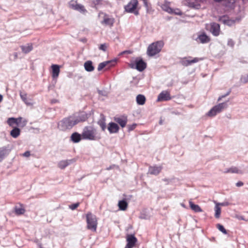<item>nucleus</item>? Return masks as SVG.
I'll return each mask as SVG.
<instances>
[{
  "label": "nucleus",
  "instance_id": "obj_1",
  "mask_svg": "<svg viewBox=\"0 0 248 248\" xmlns=\"http://www.w3.org/2000/svg\"><path fill=\"white\" fill-rule=\"evenodd\" d=\"M82 134L84 140H98L101 139L96 129L92 126L84 127Z\"/></svg>",
  "mask_w": 248,
  "mask_h": 248
},
{
  "label": "nucleus",
  "instance_id": "obj_2",
  "mask_svg": "<svg viewBox=\"0 0 248 248\" xmlns=\"http://www.w3.org/2000/svg\"><path fill=\"white\" fill-rule=\"evenodd\" d=\"M76 125V120L73 115L63 118L58 124V127L60 130L65 131L71 129Z\"/></svg>",
  "mask_w": 248,
  "mask_h": 248
},
{
  "label": "nucleus",
  "instance_id": "obj_3",
  "mask_svg": "<svg viewBox=\"0 0 248 248\" xmlns=\"http://www.w3.org/2000/svg\"><path fill=\"white\" fill-rule=\"evenodd\" d=\"M164 43L162 41H157L150 45L148 48L147 53L149 56H154L160 52Z\"/></svg>",
  "mask_w": 248,
  "mask_h": 248
},
{
  "label": "nucleus",
  "instance_id": "obj_4",
  "mask_svg": "<svg viewBox=\"0 0 248 248\" xmlns=\"http://www.w3.org/2000/svg\"><path fill=\"white\" fill-rule=\"evenodd\" d=\"M87 228L93 232H96L97 226V220L96 216L89 212L86 215Z\"/></svg>",
  "mask_w": 248,
  "mask_h": 248
},
{
  "label": "nucleus",
  "instance_id": "obj_5",
  "mask_svg": "<svg viewBox=\"0 0 248 248\" xmlns=\"http://www.w3.org/2000/svg\"><path fill=\"white\" fill-rule=\"evenodd\" d=\"M129 65L131 68L136 69L140 72H142L146 69L147 63L141 58L137 57L134 61L131 62Z\"/></svg>",
  "mask_w": 248,
  "mask_h": 248
},
{
  "label": "nucleus",
  "instance_id": "obj_6",
  "mask_svg": "<svg viewBox=\"0 0 248 248\" xmlns=\"http://www.w3.org/2000/svg\"><path fill=\"white\" fill-rule=\"evenodd\" d=\"M227 107V102L219 103L213 107L207 113V115L209 117H214L217 114L221 112L222 110Z\"/></svg>",
  "mask_w": 248,
  "mask_h": 248
},
{
  "label": "nucleus",
  "instance_id": "obj_7",
  "mask_svg": "<svg viewBox=\"0 0 248 248\" xmlns=\"http://www.w3.org/2000/svg\"><path fill=\"white\" fill-rule=\"evenodd\" d=\"M227 107V102L219 103L213 107L207 113V115L209 117H214L217 114L221 112L222 110Z\"/></svg>",
  "mask_w": 248,
  "mask_h": 248
},
{
  "label": "nucleus",
  "instance_id": "obj_8",
  "mask_svg": "<svg viewBox=\"0 0 248 248\" xmlns=\"http://www.w3.org/2000/svg\"><path fill=\"white\" fill-rule=\"evenodd\" d=\"M138 4V0H131V1L124 6L125 11L127 13H133V12L136 9Z\"/></svg>",
  "mask_w": 248,
  "mask_h": 248
},
{
  "label": "nucleus",
  "instance_id": "obj_9",
  "mask_svg": "<svg viewBox=\"0 0 248 248\" xmlns=\"http://www.w3.org/2000/svg\"><path fill=\"white\" fill-rule=\"evenodd\" d=\"M69 5L71 8L80 12L81 13L85 14L87 10L85 9L84 6L80 4H77L74 0H71L69 2Z\"/></svg>",
  "mask_w": 248,
  "mask_h": 248
},
{
  "label": "nucleus",
  "instance_id": "obj_10",
  "mask_svg": "<svg viewBox=\"0 0 248 248\" xmlns=\"http://www.w3.org/2000/svg\"><path fill=\"white\" fill-rule=\"evenodd\" d=\"M76 161V159L75 158L61 160L58 163V166L61 169H64L66 167L74 163Z\"/></svg>",
  "mask_w": 248,
  "mask_h": 248
},
{
  "label": "nucleus",
  "instance_id": "obj_11",
  "mask_svg": "<svg viewBox=\"0 0 248 248\" xmlns=\"http://www.w3.org/2000/svg\"><path fill=\"white\" fill-rule=\"evenodd\" d=\"M171 99L170 93L166 91H163L158 95L157 101H168Z\"/></svg>",
  "mask_w": 248,
  "mask_h": 248
},
{
  "label": "nucleus",
  "instance_id": "obj_12",
  "mask_svg": "<svg viewBox=\"0 0 248 248\" xmlns=\"http://www.w3.org/2000/svg\"><path fill=\"white\" fill-rule=\"evenodd\" d=\"M199 60L200 59L198 58H194L192 60H187L186 58H184L181 60L180 63L184 66H187L191 65L192 63L198 62Z\"/></svg>",
  "mask_w": 248,
  "mask_h": 248
},
{
  "label": "nucleus",
  "instance_id": "obj_13",
  "mask_svg": "<svg viewBox=\"0 0 248 248\" xmlns=\"http://www.w3.org/2000/svg\"><path fill=\"white\" fill-rule=\"evenodd\" d=\"M82 140H83L82 133L79 134L77 132H74L70 136V140L75 143L79 142Z\"/></svg>",
  "mask_w": 248,
  "mask_h": 248
},
{
  "label": "nucleus",
  "instance_id": "obj_14",
  "mask_svg": "<svg viewBox=\"0 0 248 248\" xmlns=\"http://www.w3.org/2000/svg\"><path fill=\"white\" fill-rule=\"evenodd\" d=\"M219 21L224 25H226L230 27L234 25L235 23L234 20L230 19L228 16H225L220 17Z\"/></svg>",
  "mask_w": 248,
  "mask_h": 248
},
{
  "label": "nucleus",
  "instance_id": "obj_15",
  "mask_svg": "<svg viewBox=\"0 0 248 248\" xmlns=\"http://www.w3.org/2000/svg\"><path fill=\"white\" fill-rule=\"evenodd\" d=\"M210 32L215 36H217L219 34L220 26L218 23H213L211 25Z\"/></svg>",
  "mask_w": 248,
  "mask_h": 248
},
{
  "label": "nucleus",
  "instance_id": "obj_16",
  "mask_svg": "<svg viewBox=\"0 0 248 248\" xmlns=\"http://www.w3.org/2000/svg\"><path fill=\"white\" fill-rule=\"evenodd\" d=\"M196 40L198 42H200L202 44H205L208 43L210 41V39L205 32H202L198 35Z\"/></svg>",
  "mask_w": 248,
  "mask_h": 248
},
{
  "label": "nucleus",
  "instance_id": "obj_17",
  "mask_svg": "<svg viewBox=\"0 0 248 248\" xmlns=\"http://www.w3.org/2000/svg\"><path fill=\"white\" fill-rule=\"evenodd\" d=\"M138 240L134 234H127L126 236V245L134 247Z\"/></svg>",
  "mask_w": 248,
  "mask_h": 248
},
{
  "label": "nucleus",
  "instance_id": "obj_18",
  "mask_svg": "<svg viewBox=\"0 0 248 248\" xmlns=\"http://www.w3.org/2000/svg\"><path fill=\"white\" fill-rule=\"evenodd\" d=\"M119 129V126L117 124L113 122H110L108 124V129L110 134L117 133Z\"/></svg>",
  "mask_w": 248,
  "mask_h": 248
},
{
  "label": "nucleus",
  "instance_id": "obj_19",
  "mask_svg": "<svg viewBox=\"0 0 248 248\" xmlns=\"http://www.w3.org/2000/svg\"><path fill=\"white\" fill-rule=\"evenodd\" d=\"M162 170V167L161 166H150L149 168V173L152 175H158Z\"/></svg>",
  "mask_w": 248,
  "mask_h": 248
},
{
  "label": "nucleus",
  "instance_id": "obj_20",
  "mask_svg": "<svg viewBox=\"0 0 248 248\" xmlns=\"http://www.w3.org/2000/svg\"><path fill=\"white\" fill-rule=\"evenodd\" d=\"M73 117L76 120V124L79 122L85 121L87 119V114L83 113L79 114H75L73 115Z\"/></svg>",
  "mask_w": 248,
  "mask_h": 248
},
{
  "label": "nucleus",
  "instance_id": "obj_21",
  "mask_svg": "<svg viewBox=\"0 0 248 248\" xmlns=\"http://www.w3.org/2000/svg\"><path fill=\"white\" fill-rule=\"evenodd\" d=\"M114 120L123 128L125 126L127 122V117L124 116L119 117H114Z\"/></svg>",
  "mask_w": 248,
  "mask_h": 248
},
{
  "label": "nucleus",
  "instance_id": "obj_22",
  "mask_svg": "<svg viewBox=\"0 0 248 248\" xmlns=\"http://www.w3.org/2000/svg\"><path fill=\"white\" fill-rule=\"evenodd\" d=\"M10 152V150L6 146L0 148V162L9 155Z\"/></svg>",
  "mask_w": 248,
  "mask_h": 248
},
{
  "label": "nucleus",
  "instance_id": "obj_23",
  "mask_svg": "<svg viewBox=\"0 0 248 248\" xmlns=\"http://www.w3.org/2000/svg\"><path fill=\"white\" fill-rule=\"evenodd\" d=\"M52 77L53 79L57 78L60 73V66L57 64H52Z\"/></svg>",
  "mask_w": 248,
  "mask_h": 248
},
{
  "label": "nucleus",
  "instance_id": "obj_24",
  "mask_svg": "<svg viewBox=\"0 0 248 248\" xmlns=\"http://www.w3.org/2000/svg\"><path fill=\"white\" fill-rule=\"evenodd\" d=\"M114 23V19L113 18L109 17L108 16L105 14L103 20L101 22V23L105 24V25H108L109 26H112Z\"/></svg>",
  "mask_w": 248,
  "mask_h": 248
},
{
  "label": "nucleus",
  "instance_id": "obj_25",
  "mask_svg": "<svg viewBox=\"0 0 248 248\" xmlns=\"http://www.w3.org/2000/svg\"><path fill=\"white\" fill-rule=\"evenodd\" d=\"M20 48L22 52L25 54L29 53L33 49L32 44L31 43L27 44L26 45H22L20 46Z\"/></svg>",
  "mask_w": 248,
  "mask_h": 248
},
{
  "label": "nucleus",
  "instance_id": "obj_26",
  "mask_svg": "<svg viewBox=\"0 0 248 248\" xmlns=\"http://www.w3.org/2000/svg\"><path fill=\"white\" fill-rule=\"evenodd\" d=\"M201 1H202V0H188V6L191 8L198 9L200 8V6L199 2Z\"/></svg>",
  "mask_w": 248,
  "mask_h": 248
},
{
  "label": "nucleus",
  "instance_id": "obj_27",
  "mask_svg": "<svg viewBox=\"0 0 248 248\" xmlns=\"http://www.w3.org/2000/svg\"><path fill=\"white\" fill-rule=\"evenodd\" d=\"M217 2L222 1L223 4L226 7L232 8L233 7L236 0H214Z\"/></svg>",
  "mask_w": 248,
  "mask_h": 248
},
{
  "label": "nucleus",
  "instance_id": "obj_28",
  "mask_svg": "<svg viewBox=\"0 0 248 248\" xmlns=\"http://www.w3.org/2000/svg\"><path fill=\"white\" fill-rule=\"evenodd\" d=\"M84 66L85 70L87 72H92L94 69L93 62L91 61H86L84 64Z\"/></svg>",
  "mask_w": 248,
  "mask_h": 248
},
{
  "label": "nucleus",
  "instance_id": "obj_29",
  "mask_svg": "<svg viewBox=\"0 0 248 248\" xmlns=\"http://www.w3.org/2000/svg\"><path fill=\"white\" fill-rule=\"evenodd\" d=\"M15 212L17 215H21L24 214L25 210L22 205H16L14 207Z\"/></svg>",
  "mask_w": 248,
  "mask_h": 248
},
{
  "label": "nucleus",
  "instance_id": "obj_30",
  "mask_svg": "<svg viewBox=\"0 0 248 248\" xmlns=\"http://www.w3.org/2000/svg\"><path fill=\"white\" fill-rule=\"evenodd\" d=\"M189 203L190 208L195 212H202V208L198 205L194 204L191 201H189Z\"/></svg>",
  "mask_w": 248,
  "mask_h": 248
},
{
  "label": "nucleus",
  "instance_id": "obj_31",
  "mask_svg": "<svg viewBox=\"0 0 248 248\" xmlns=\"http://www.w3.org/2000/svg\"><path fill=\"white\" fill-rule=\"evenodd\" d=\"M20 134V130L16 126L14 127L10 132V135L14 138H17Z\"/></svg>",
  "mask_w": 248,
  "mask_h": 248
},
{
  "label": "nucleus",
  "instance_id": "obj_32",
  "mask_svg": "<svg viewBox=\"0 0 248 248\" xmlns=\"http://www.w3.org/2000/svg\"><path fill=\"white\" fill-rule=\"evenodd\" d=\"M119 209L122 211L125 210L128 206V203L125 199L120 201L118 202Z\"/></svg>",
  "mask_w": 248,
  "mask_h": 248
},
{
  "label": "nucleus",
  "instance_id": "obj_33",
  "mask_svg": "<svg viewBox=\"0 0 248 248\" xmlns=\"http://www.w3.org/2000/svg\"><path fill=\"white\" fill-rule=\"evenodd\" d=\"M146 98L144 95L142 94H139L137 96L136 101L138 104L143 105L145 104Z\"/></svg>",
  "mask_w": 248,
  "mask_h": 248
},
{
  "label": "nucleus",
  "instance_id": "obj_34",
  "mask_svg": "<svg viewBox=\"0 0 248 248\" xmlns=\"http://www.w3.org/2000/svg\"><path fill=\"white\" fill-rule=\"evenodd\" d=\"M226 172L229 173H237V174H243V171L242 170H239L237 167H231L230 169H228L226 171Z\"/></svg>",
  "mask_w": 248,
  "mask_h": 248
},
{
  "label": "nucleus",
  "instance_id": "obj_35",
  "mask_svg": "<svg viewBox=\"0 0 248 248\" xmlns=\"http://www.w3.org/2000/svg\"><path fill=\"white\" fill-rule=\"evenodd\" d=\"M115 62H116L115 60L113 61H106V62H101L99 64V65L98 66L97 70H98V71H100L102 69H103L105 66H106L108 64L112 63H114Z\"/></svg>",
  "mask_w": 248,
  "mask_h": 248
},
{
  "label": "nucleus",
  "instance_id": "obj_36",
  "mask_svg": "<svg viewBox=\"0 0 248 248\" xmlns=\"http://www.w3.org/2000/svg\"><path fill=\"white\" fill-rule=\"evenodd\" d=\"M7 122L9 126H12L13 127H14V124L18 125V119H16V118H14V117H11V118H8Z\"/></svg>",
  "mask_w": 248,
  "mask_h": 248
},
{
  "label": "nucleus",
  "instance_id": "obj_37",
  "mask_svg": "<svg viewBox=\"0 0 248 248\" xmlns=\"http://www.w3.org/2000/svg\"><path fill=\"white\" fill-rule=\"evenodd\" d=\"M20 96L22 99V100L27 105H31V103L28 101L27 98V94L25 92H22L20 91L19 93Z\"/></svg>",
  "mask_w": 248,
  "mask_h": 248
},
{
  "label": "nucleus",
  "instance_id": "obj_38",
  "mask_svg": "<svg viewBox=\"0 0 248 248\" xmlns=\"http://www.w3.org/2000/svg\"><path fill=\"white\" fill-rule=\"evenodd\" d=\"M215 217L217 218H218L220 217L221 213V208L219 206V204H216L215 207Z\"/></svg>",
  "mask_w": 248,
  "mask_h": 248
},
{
  "label": "nucleus",
  "instance_id": "obj_39",
  "mask_svg": "<svg viewBox=\"0 0 248 248\" xmlns=\"http://www.w3.org/2000/svg\"><path fill=\"white\" fill-rule=\"evenodd\" d=\"M98 124L101 128L102 131H105L106 128V124L105 123V120L104 118L100 120L98 122Z\"/></svg>",
  "mask_w": 248,
  "mask_h": 248
},
{
  "label": "nucleus",
  "instance_id": "obj_40",
  "mask_svg": "<svg viewBox=\"0 0 248 248\" xmlns=\"http://www.w3.org/2000/svg\"><path fill=\"white\" fill-rule=\"evenodd\" d=\"M217 227L223 233L225 234L227 233L226 230L224 228V226L220 224H217Z\"/></svg>",
  "mask_w": 248,
  "mask_h": 248
},
{
  "label": "nucleus",
  "instance_id": "obj_41",
  "mask_svg": "<svg viewBox=\"0 0 248 248\" xmlns=\"http://www.w3.org/2000/svg\"><path fill=\"white\" fill-rule=\"evenodd\" d=\"M240 81L243 83H246L248 82V74L246 75L242 76L240 78Z\"/></svg>",
  "mask_w": 248,
  "mask_h": 248
},
{
  "label": "nucleus",
  "instance_id": "obj_42",
  "mask_svg": "<svg viewBox=\"0 0 248 248\" xmlns=\"http://www.w3.org/2000/svg\"><path fill=\"white\" fill-rule=\"evenodd\" d=\"M137 126L136 124H129L127 125L128 131L130 132L133 130Z\"/></svg>",
  "mask_w": 248,
  "mask_h": 248
},
{
  "label": "nucleus",
  "instance_id": "obj_43",
  "mask_svg": "<svg viewBox=\"0 0 248 248\" xmlns=\"http://www.w3.org/2000/svg\"><path fill=\"white\" fill-rule=\"evenodd\" d=\"M79 205V202H77L69 205V208L72 210L76 209Z\"/></svg>",
  "mask_w": 248,
  "mask_h": 248
},
{
  "label": "nucleus",
  "instance_id": "obj_44",
  "mask_svg": "<svg viewBox=\"0 0 248 248\" xmlns=\"http://www.w3.org/2000/svg\"><path fill=\"white\" fill-rule=\"evenodd\" d=\"M231 92V89H230V90H229V91H228V92H227V93L226 94H225L224 95H221V96H219V97H218V98L217 99V101H221V100L223 98H224V97H226L227 96L229 95L230 94Z\"/></svg>",
  "mask_w": 248,
  "mask_h": 248
},
{
  "label": "nucleus",
  "instance_id": "obj_45",
  "mask_svg": "<svg viewBox=\"0 0 248 248\" xmlns=\"http://www.w3.org/2000/svg\"><path fill=\"white\" fill-rule=\"evenodd\" d=\"M231 92V89H230V90H229V91H228V92H227V93L226 94H225L224 95H221V96H219V97H218V98L217 99V101H221V100L223 98H224V97H226L227 96L229 95L230 94Z\"/></svg>",
  "mask_w": 248,
  "mask_h": 248
},
{
  "label": "nucleus",
  "instance_id": "obj_46",
  "mask_svg": "<svg viewBox=\"0 0 248 248\" xmlns=\"http://www.w3.org/2000/svg\"><path fill=\"white\" fill-rule=\"evenodd\" d=\"M98 93L100 95L104 96H106L108 95V93L104 90H98Z\"/></svg>",
  "mask_w": 248,
  "mask_h": 248
},
{
  "label": "nucleus",
  "instance_id": "obj_47",
  "mask_svg": "<svg viewBox=\"0 0 248 248\" xmlns=\"http://www.w3.org/2000/svg\"><path fill=\"white\" fill-rule=\"evenodd\" d=\"M99 49L100 50H103V51H106L107 49V46L106 44H101L99 47Z\"/></svg>",
  "mask_w": 248,
  "mask_h": 248
},
{
  "label": "nucleus",
  "instance_id": "obj_48",
  "mask_svg": "<svg viewBox=\"0 0 248 248\" xmlns=\"http://www.w3.org/2000/svg\"><path fill=\"white\" fill-rule=\"evenodd\" d=\"M227 45L232 47L234 45V43L232 39H229L228 41Z\"/></svg>",
  "mask_w": 248,
  "mask_h": 248
},
{
  "label": "nucleus",
  "instance_id": "obj_49",
  "mask_svg": "<svg viewBox=\"0 0 248 248\" xmlns=\"http://www.w3.org/2000/svg\"><path fill=\"white\" fill-rule=\"evenodd\" d=\"M101 1L102 0H93V4L95 5L100 4Z\"/></svg>",
  "mask_w": 248,
  "mask_h": 248
},
{
  "label": "nucleus",
  "instance_id": "obj_50",
  "mask_svg": "<svg viewBox=\"0 0 248 248\" xmlns=\"http://www.w3.org/2000/svg\"><path fill=\"white\" fill-rule=\"evenodd\" d=\"M31 155V153H30V152L28 151H26L23 154V155L25 157H29Z\"/></svg>",
  "mask_w": 248,
  "mask_h": 248
},
{
  "label": "nucleus",
  "instance_id": "obj_51",
  "mask_svg": "<svg viewBox=\"0 0 248 248\" xmlns=\"http://www.w3.org/2000/svg\"><path fill=\"white\" fill-rule=\"evenodd\" d=\"M140 219H147V216L144 214H141L140 216Z\"/></svg>",
  "mask_w": 248,
  "mask_h": 248
},
{
  "label": "nucleus",
  "instance_id": "obj_52",
  "mask_svg": "<svg viewBox=\"0 0 248 248\" xmlns=\"http://www.w3.org/2000/svg\"><path fill=\"white\" fill-rule=\"evenodd\" d=\"M131 51L130 50H124V51L122 52L120 54V55H123L124 54H131Z\"/></svg>",
  "mask_w": 248,
  "mask_h": 248
},
{
  "label": "nucleus",
  "instance_id": "obj_53",
  "mask_svg": "<svg viewBox=\"0 0 248 248\" xmlns=\"http://www.w3.org/2000/svg\"><path fill=\"white\" fill-rule=\"evenodd\" d=\"M243 185H244V183L241 181H239L236 183V186L238 187L243 186Z\"/></svg>",
  "mask_w": 248,
  "mask_h": 248
},
{
  "label": "nucleus",
  "instance_id": "obj_54",
  "mask_svg": "<svg viewBox=\"0 0 248 248\" xmlns=\"http://www.w3.org/2000/svg\"><path fill=\"white\" fill-rule=\"evenodd\" d=\"M236 217L239 220H246L245 218H244V216H237Z\"/></svg>",
  "mask_w": 248,
  "mask_h": 248
},
{
  "label": "nucleus",
  "instance_id": "obj_55",
  "mask_svg": "<svg viewBox=\"0 0 248 248\" xmlns=\"http://www.w3.org/2000/svg\"><path fill=\"white\" fill-rule=\"evenodd\" d=\"M217 204H219V205H222V206H227L229 204V202H225L222 203H218Z\"/></svg>",
  "mask_w": 248,
  "mask_h": 248
},
{
  "label": "nucleus",
  "instance_id": "obj_56",
  "mask_svg": "<svg viewBox=\"0 0 248 248\" xmlns=\"http://www.w3.org/2000/svg\"><path fill=\"white\" fill-rule=\"evenodd\" d=\"M58 102V100L55 99H53V100H52L51 101V103L52 104L56 103H57Z\"/></svg>",
  "mask_w": 248,
  "mask_h": 248
},
{
  "label": "nucleus",
  "instance_id": "obj_57",
  "mask_svg": "<svg viewBox=\"0 0 248 248\" xmlns=\"http://www.w3.org/2000/svg\"><path fill=\"white\" fill-rule=\"evenodd\" d=\"M134 13L135 15H139V13L138 11H137V10H135L134 11V12H133V13Z\"/></svg>",
  "mask_w": 248,
  "mask_h": 248
},
{
  "label": "nucleus",
  "instance_id": "obj_58",
  "mask_svg": "<svg viewBox=\"0 0 248 248\" xmlns=\"http://www.w3.org/2000/svg\"><path fill=\"white\" fill-rule=\"evenodd\" d=\"M16 119H18V124H19V123L21 122V120H22V118L21 117H18L17 118H16Z\"/></svg>",
  "mask_w": 248,
  "mask_h": 248
},
{
  "label": "nucleus",
  "instance_id": "obj_59",
  "mask_svg": "<svg viewBox=\"0 0 248 248\" xmlns=\"http://www.w3.org/2000/svg\"><path fill=\"white\" fill-rule=\"evenodd\" d=\"M144 1V5L145 6H146V7H148V3L146 1V0H145V1Z\"/></svg>",
  "mask_w": 248,
  "mask_h": 248
},
{
  "label": "nucleus",
  "instance_id": "obj_60",
  "mask_svg": "<svg viewBox=\"0 0 248 248\" xmlns=\"http://www.w3.org/2000/svg\"><path fill=\"white\" fill-rule=\"evenodd\" d=\"M17 56H18V55H17V53L15 52V53H14V56H15V58L16 59V58H17Z\"/></svg>",
  "mask_w": 248,
  "mask_h": 248
},
{
  "label": "nucleus",
  "instance_id": "obj_61",
  "mask_svg": "<svg viewBox=\"0 0 248 248\" xmlns=\"http://www.w3.org/2000/svg\"><path fill=\"white\" fill-rule=\"evenodd\" d=\"M124 248H132V247H130V246H128V245H126Z\"/></svg>",
  "mask_w": 248,
  "mask_h": 248
},
{
  "label": "nucleus",
  "instance_id": "obj_62",
  "mask_svg": "<svg viewBox=\"0 0 248 248\" xmlns=\"http://www.w3.org/2000/svg\"><path fill=\"white\" fill-rule=\"evenodd\" d=\"M2 95L0 94V102L2 101Z\"/></svg>",
  "mask_w": 248,
  "mask_h": 248
},
{
  "label": "nucleus",
  "instance_id": "obj_63",
  "mask_svg": "<svg viewBox=\"0 0 248 248\" xmlns=\"http://www.w3.org/2000/svg\"><path fill=\"white\" fill-rule=\"evenodd\" d=\"M162 123H163L162 120H160V121H159V124H162Z\"/></svg>",
  "mask_w": 248,
  "mask_h": 248
},
{
  "label": "nucleus",
  "instance_id": "obj_64",
  "mask_svg": "<svg viewBox=\"0 0 248 248\" xmlns=\"http://www.w3.org/2000/svg\"><path fill=\"white\" fill-rule=\"evenodd\" d=\"M181 205L183 207H185V204H184V203H181Z\"/></svg>",
  "mask_w": 248,
  "mask_h": 248
}]
</instances>
